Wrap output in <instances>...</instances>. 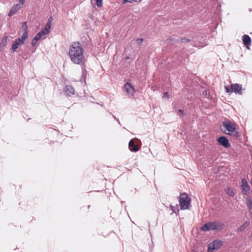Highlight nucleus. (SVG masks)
Masks as SVG:
<instances>
[{"label": "nucleus", "instance_id": "22", "mask_svg": "<svg viewBox=\"0 0 252 252\" xmlns=\"http://www.w3.org/2000/svg\"><path fill=\"white\" fill-rule=\"evenodd\" d=\"M22 28L24 31V32H25L26 31L27 32V33L28 34V27L27 26V23L24 22L22 24Z\"/></svg>", "mask_w": 252, "mask_h": 252}, {"label": "nucleus", "instance_id": "23", "mask_svg": "<svg viewBox=\"0 0 252 252\" xmlns=\"http://www.w3.org/2000/svg\"><path fill=\"white\" fill-rule=\"evenodd\" d=\"M143 41V38H137L135 40V42L139 45H140L142 43Z\"/></svg>", "mask_w": 252, "mask_h": 252}, {"label": "nucleus", "instance_id": "13", "mask_svg": "<svg viewBox=\"0 0 252 252\" xmlns=\"http://www.w3.org/2000/svg\"><path fill=\"white\" fill-rule=\"evenodd\" d=\"M243 42L244 45L247 46V48L249 49V46L251 45V39L250 37L247 34L243 36Z\"/></svg>", "mask_w": 252, "mask_h": 252}, {"label": "nucleus", "instance_id": "35", "mask_svg": "<svg viewBox=\"0 0 252 252\" xmlns=\"http://www.w3.org/2000/svg\"><path fill=\"white\" fill-rule=\"evenodd\" d=\"M203 93L204 94L206 95L207 94V91H203Z\"/></svg>", "mask_w": 252, "mask_h": 252}, {"label": "nucleus", "instance_id": "30", "mask_svg": "<svg viewBox=\"0 0 252 252\" xmlns=\"http://www.w3.org/2000/svg\"><path fill=\"white\" fill-rule=\"evenodd\" d=\"M25 1V0H19V2L21 5L24 4Z\"/></svg>", "mask_w": 252, "mask_h": 252}, {"label": "nucleus", "instance_id": "32", "mask_svg": "<svg viewBox=\"0 0 252 252\" xmlns=\"http://www.w3.org/2000/svg\"><path fill=\"white\" fill-rule=\"evenodd\" d=\"M183 113H184V111H179V115L180 116H182L183 115Z\"/></svg>", "mask_w": 252, "mask_h": 252}, {"label": "nucleus", "instance_id": "24", "mask_svg": "<svg viewBox=\"0 0 252 252\" xmlns=\"http://www.w3.org/2000/svg\"><path fill=\"white\" fill-rule=\"evenodd\" d=\"M96 5L98 7L102 6V0H96Z\"/></svg>", "mask_w": 252, "mask_h": 252}, {"label": "nucleus", "instance_id": "16", "mask_svg": "<svg viewBox=\"0 0 252 252\" xmlns=\"http://www.w3.org/2000/svg\"><path fill=\"white\" fill-rule=\"evenodd\" d=\"M8 37L6 36H4L0 43V47H4L7 43Z\"/></svg>", "mask_w": 252, "mask_h": 252}, {"label": "nucleus", "instance_id": "2", "mask_svg": "<svg viewBox=\"0 0 252 252\" xmlns=\"http://www.w3.org/2000/svg\"><path fill=\"white\" fill-rule=\"evenodd\" d=\"M222 126L227 131V132H225L226 134L231 135L235 138L239 136V133L235 131L236 125L234 123L231 122L228 120H226L222 122Z\"/></svg>", "mask_w": 252, "mask_h": 252}, {"label": "nucleus", "instance_id": "3", "mask_svg": "<svg viewBox=\"0 0 252 252\" xmlns=\"http://www.w3.org/2000/svg\"><path fill=\"white\" fill-rule=\"evenodd\" d=\"M224 224L218 221L213 222H208L201 227V230L203 231H207L209 230H220L223 228Z\"/></svg>", "mask_w": 252, "mask_h": 252}, {"label": "nucleus", "instance_id": "33", "mask_svg": "<svg viewBox=\"0 0 252 252\" xmlns=\"http://www.w3.org/2000/svg\"><path fill=\"white\" fill-rule=\"evenodd\" d=\"M53 21V18L51 17L49 18L48 22H50L51 23Z\"/></svg>", "mask_w": 252, "mask_h": 252}, {"label": "nucleus", "instance_id": "12", "mask_svg": "<svg viewBox=\"0 0 252 252\" xmlns=\"http://www.w3.org/2000/svg\"><path fill=\"white\" fill-rule=\"evenodd\" d=\"M233 92L241 95L243 94L242 86L237 83L232 84Z\"/></svg>", "mask_w": 252, "mask_h": 252}, {"label": "nucleus", "instance_id": "5", "mask_svg": "<svg viewBox=\"0 0 252 252\" xmlns=\"http://www.w3.org/2000/svg\"><path fill=\"white\" fill-rule=\"evenodd\" d=\"M27 38L28 33L26 31L25 32H24L21 38H19L16 39L14 41L11 47V50H13V52H15L18 48L19 46L24 44V43L25 42V40L27 39Z\"/></svg>", "mask_w": 252, "mask_h": 252}, {"label": "nucleus", "instance_id": "17", "mask_svg": "<svg viewBox=\"0 0 252 252\" xmlns=\"http://www.w3.org/2000/svg\"><path fill=\"white\" fill-rule=\"evenodd\" d=\"M51 23L50 22H47L46 24L45 25V26L44 28L43 29L44 31H45L47 33H49L50 31V29L51 28Z\"/></svg>", "mask_w": 252, "mask_h": 252}, {"label": "nucleus", "instance_id": "7", "mask_svg": "<svg viewBox=\"0 0 252 252\" xmlns=\"http://www.w3.org/2000/svg\"><path fill=\"white\" fill-rule=\"evenodd\" d=\"M138 139L133 138L130 140L128 147L131 152H137L140 149V147L137 145Z\"/></svg>", "mask_w": 252, "mask_h": 252}, {"label": "nucleus", "instance_id": "6", "mask_svg": "<svg viewBox=\"0 0 252 252\" xmlns=\"http://www.w3.org/2000/svg\"><path fill=\"white\" fill-rule=\"evenodd\" d=\"M222 245V242L219 240H216L209 244L208 252H213L214 250L219 249Z\"/></svg>", "mask_w": 252, "mask_h": 252}, {"label": "nucleus", "instance_id": "31", "mask_svg": "<svg viewBox=\"0 0 252 252\" xmlns=\"http://www.w3.org/2000/svg\"><path fill=\"white\" fill-rule=\"evenodd\" d=\"M170 208L171 209V210L174 212V213H176L175 211V209H174V207L173 206H170Z\"/></svg>", "mask_w": 252, "mask_h": 252}, {"label": "nucleus", "instance_id": "26", "mask_svg": "<svg viewBox=\"0 0 252 252\" xmlns=\"http://www.w3.org/2000/svg\"><path fill=\"white\" fill-rule=\"evenodd\" d=\"M37 42V41H36V39H35L34 38H33L32 41V45L33 47L35 46Z\"/></svg>", "mask_w": 252, "mask_h": 252}, {"label": "nucleus", "instance_id": "10", "mask_svg": "<svg viewBox=\"0 0 252 252\" xmlns=\"http://www.w3.org/2000/svg\"><path fill=\"white\" fill-rule=\"evenodd\" d=\"M217 141L220 145L225 148H228L230 146L228 140L224 136L219 137Z\"/></svg>", "mask_w": 252, "mask_h": 252}, {"label": "nucleus", "instance_id": "19", "mask_svg": "<svg viewBox=\"0 0 252 252\" xmlns=\"http://www.w3.org/2000/svg\"><path fill=\"white\" fill-rule=\"evenodd\" d=\"M224 88L227 93H233L232 84L230 86H225Z\"/></svg>", "mask_w": 252, "mask_h": 252}, {"label": "nucleus", "instance_id": "11", "mask_svg": "<svg viewBox=\"0 0 252 252\" xmlns=\"http://www.w3.org/2000/svg\"><path fill=\"white\" fill-rule=\"evenodd\" d=\"M63 91L65 95L67 96H70L71 95L75 94L74 88L70 85H66Z\"/></svg>", "mask_w": 252, "mask_h": 252}, {"label": "nucleus", "instance_id": "25", "mask_svg": "<svg viewBox=\"0 0 252 252\" xmlns=\"http://www.w3.org/2000/svg\"><path fill=\"white\" fill-rule=\"evenodd\" d=\"M181 41L182 43H187L190 41V40L189 39H188L187 38H182L181 39Z\"/></svg>", "mask_w": 252, "mask_h": 252}, {"label": "nucleus", "instance_id": "36", "mask_svg": "<svg viewBox=\"0 0 252 252\" xmlns=\"http://www.w3.org/2000/svg\"><path fill=\"white\" fill-rule=\"evenodd\" d=\"M88 207V208H90V205H89Z\"/></svg>", "mask_w": 252, "mask_h": 252}, {"label": "nucleus", "instance_id": "15", "mask_svg": "<svg viewBox=\"0 0 252 252\" xmlns=\"http://www.w3.org/2000/svg\"><path fill=\"white\" fill-rule=\"evenodd\" d=\"M247 205L249 208L252 210V200L250 196H247L246 198Z\"/></svg>", "mask_w": 252, "mask_h": 252}, {"label": "nucleus", "instance_id": "8", "mask_svg": "<svg viewBox=\"0 0 252 252\" xmlns=\"http://www.w3.org/2000/svg\"><path fill=\"white\" fill-rule=\"evenodd\" d=\"M124 91L129 97L133 96L134 93V88L130 83H126L125 85Z\"/></svg>", "mask_w": 252, "mask_h": 252}, {"label": "nucleus", "instance_id": "21", "mask_svg": "<svg viewBox=\"0 0 252 252\" xmlns=\"http://www.w3.org/2000/svg\"><path fill=\"white\" fill-rule=\"evenodd\" d=\"M37 34H39V35L41 36V37H42L43 36L47 34L48 33L42 29Z\"/></svg>", "mask_w": 252, "mask_h": 252}, {"label": "nucleus", "instance_id": "4", "mask_svg": "<svg viewBox=\"0 0 252 252\" xmlns=\"http://www.w3.org/2000/svg\"><path fill=\"white\" fill-rule=\"evenodd\" d=\"M179 201L180 204L181 209L187 210L189 209L191 202V199L188 196V194L186 193L181 194Z\"/></svg>", "mask_w": 252, "mask_h": 252}, {"label": "nucleus", "instance_id": "14", "mask_svg": "<svg viewBox=\"0 0 252 252\" xmlns=\"http://www.w3.org/2000/svg\"><path fill=\"white\" fill-rule=\"evenodd\" d=\"M225 191L230 196L233 197L235 195V193L233 189L230 187H227L225 189Z\"/></svg>", "mask_w": 252, "mask_h": 252}, {"label": "nucleus", "instance_id": "34", "mask_svg": "<svg viewBox=\"0 0 252 252\" xmlns=\"http://www.w3.org/2000/svg\"><path fill=\"white\" fill-rule=\"evenodd\" d=\"M248 224L247 223L243 224V225L242 226V227H244L245 226H247Z\"/></svg>", "mask_w": 252, "mask_h": 252}, {"label": "nucleus", "instance_id": "27", "mask_svg": "<svg viewBox=\"0 0 252 252\" xmlns=\"http://www.w3.org/2000/svg\"><path fill=\"white\" fill-rule=\"evenodd\" d=\"M169 95L167 92H164L163 95V98H168Z\"/></svg>", "mask_w": 252, "mask_h": 252}, {"label": "nucleus", "instance_id": "29", "mask_svg": "<svg viewBox=\"0 0 252 252\" xmlns=\"http://www.w3.org/2000/svg\"><path fill=\"white\" fill-rule=\"evenodd\" d=\"M14 14H15V12H14L12 10H10V11L8 13V16H11L13 15H14Z\"/></svg>", "mask_w": 252, "mask_h": 252}, {"label": "nucleus", "instance_id": "18", "mask_svg": "<svg viewBox=\"0 0 252 252\" xmlns=\"http://www.w3.org/2000/svg\"><path fill=\"white\" fill-rule=\"evenodd\" d=\"M20 6L18 4H14L12 6L11 10H12L15 13H16L17 11L19 9Z\"/></svg>", "mask_w": 252, "mask_h": 252}, {"label": "nucleus", "instance_id": "1", "mask_svg": "<svg viewBox=\"0 0 252 252\" xmlns=\"http://www.w3.org/2000/svg\"><path fill=\"white\" fill-rule=\"evenodd\" d=\"M84 50L81 43L74 42L70 46L68 54L71 61L75 64H80L84 61Z\"/></svg>", "mask_w": 252, "mask_h": 252}, {"label": "nucleus", "instance_id": "9", "mask_svg": "<svg viewBox=\"0 0 252 252\" xmlns=\"http://www.w3.org/2000/svg\"><path fill=\"white\" fill-rule=\"evenodd\" d=\"M241 188L243 194L245 195H248L249 194V191L250 190V187L248 185L245 179H243L242 180Z\"/></svg>", "mask_w": 252, "mask_h": 252}, {"label": "nucleus", "instance_id": "28", "mask_svg": "<svg viewBox=\"0 0 252 252\" xmlns=\"http://www.w3.org/2000/svg\"><path fill=\"white\" fill-rule=\"evenodd\" d=\"M35 38V39L36 40V41H38L39 40H40L42 37H41V36L39 35V34H36L35 35V36H34V37Z\"/></svg>", "mask_w": 252, "mask_h": 252}, {"label": "nucleus", "instance_id": "20", "mask_svg": "<svg viewBox=\"0 0 252 252\" xmlns=\"http://www.w3.org/2000/svg\"><path fill=\"white\" fill-rule=\"evenodd\" d=\"M142 0H122V3L125 4L127 2L128 3H132L133 2H138L141 1Z\"/></svg>", "mask_w": 252, "mask_h": 252}]
</instances>
